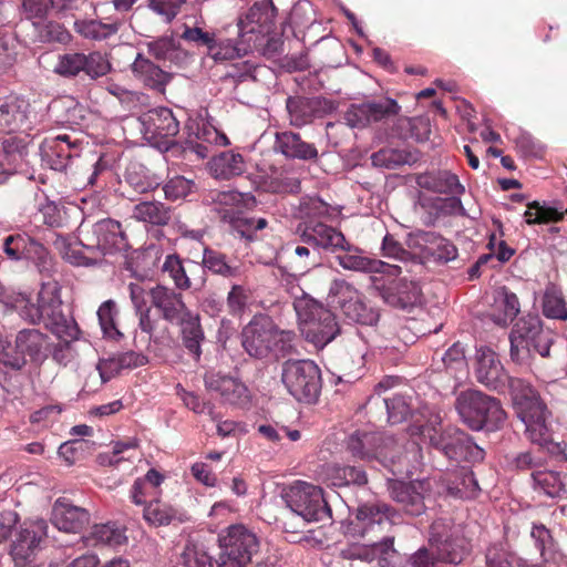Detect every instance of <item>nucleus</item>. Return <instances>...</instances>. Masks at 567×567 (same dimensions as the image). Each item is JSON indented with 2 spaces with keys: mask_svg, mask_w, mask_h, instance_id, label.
Listing matches in <instances>:
<instances>
[{
  "mask_svg": "<svg viewBox=\"0 0 567 567\" xmlns=\"http://www.w3.org/2000/svg\"><path fill=\"white\" fill-rule=\"evenodd\" d=\"M475 374L477 381L491 390L502 392L508 386L515 411L525 425L528 439L539 445L547 441L549 412L529 382L507 375L497 354L485 347L477 350Z\"/></svg>",
  "mask_w": 567,
  "mask_h": 567,
  "instance_id": "1",
  "label": "nucleus"
},
{
  "mask_svg": "<svg viewBox=\"0 0 567 567\" xmlns=\"http://www.w3.org/2000/svg\"><path fill=\"white\" fill-rule=\"evenodd\" d=\"M442 417L439 413H431L427 421L420 425H412V435H421L429 444L441 452L449 460L481 462L485 452L463 431L455 427L442 430Z\"/></svg>",
  "mask_w": 567,
  "mask_h": 567,
  "instance_id": "2",
  "label": "nucleus"
},
{
  "mask_svg": "<svg viewBox=\"0 0 567 567\" xmlns=\"http://www.w3.org/2000/svg\"><path fill=\"white\" fill-rule=\"evenodd\" d=\"M18 315L24 321L37 324L42 320L47 326H51L54 333L62 337L75 338L78 328L73 321H69L62 315V302L59 296L56 284H44L38 295L37 303L32 302L25 296L19 299Z\"/></svg>",
  "mask_w": 567,
  "mask_h": 567,
  "instance_id": "3",
  "label": "nucleus"
},
{
  "mask_svg": "<svg viewBox=\"0 0 567 567\" xmlns=\"http://www.w3.org/2000/svg\"><path fill=\"white\" fill-rule=\"evenodd\" d=\"M293 308L302 336L316 348L322 349L340 332L336 316L305 292L295 299Z\"/></svg>",
  "mask_w": 567,
  "mask_h": 567,
  "instance_id": "4",
  "label": "nucleus"
},
{
  "mask_svg": "<svg viewBox=\"0 0 567 567\" xmlns=\"http://www.w3.org/2000/svg\"><path fill=\"white\" fill-rule=\"evenodd\" d=\"M455 408L462 421L472 430L498 429L505 421V412L497 399L478 390L461 392Z\"/></svg>",
  "mask_w": 567,
  "mask_h": 567,
  "instance_id": "5",
  "label": "nucleus"
},
{
  "mask_svg": "<svg viewBox=\"0 0 567 567\" xmlns=\"http://www.w3.org/2000/svg\"><path fill=\"white\" fill-rule=\"evenodd\" d=\"M281 382L297 401L311 404L321 392V371L312 360H287L281 365Z\"/></svg>",
  "mask_w": 567,
  "mask_h": 567,
  "instance_id": "6",
  "label": "nucleus"
},
{
  "mask_svg": "<svg viewBox=\"0 0 567 567\" xmlns=\"http://www.w3.org/2000/svg\"><path fill=\"white\" fill-rule=\"evenodd\" d=\"M347 450L355 458L368 462L378 461L384 467H391L401 462L396 441L380 432L355 431L348 437Z\"/></svg>",
  "mask_w": 567,
  "mask_h": 567,
  "instance_id": "7",
  "label": "nucleus"
},
{
  "mask_svg": "<svg viewBox=\"0 0 567 567\" xmlns=\"http://www.w3.org/2000/svg\"><path fill=\"white\" fill-rule=\"evenodd\" d=\"M241 344L252 358L265 359L270 354L279 357L284 351L282 332H279L267 317H255L241 332Z\"/></svg>",
  "mask_w": 567,
  "mask_h": 567,
  "instance_id": "8",
  "label": "nucleus"
},
{
  "mask_svg": "<svg viewBox=\"0 0 567 567\" xmlns=\"http://www.w3.org/2000/svg\"><path fill=\"white\" fill-rule=\"evenodd\" d=\"M287 506L305 522H326L331 518L322 489L306 482H297L285 495Z\"/></svg>",
  "mask_w": 567,
  "mask_h": 567,
  "instance_id": "9",
  "label": "nucleus"
},
{
  "mask_svg": "<svg viewBox=\"0 0 567 567\" xmlns=\"http://www.w3.org/2000/svg\"><path fill=\"white\" fill-rule=\"evenodd\" d=\"M219 567H246L259 547L255 534L241 525L228 527L226 534L219 536Z\"/></svg>",
  "mask_w": 567,
  "mask_h": 567,
  "instance_id": "10",
  "label": "nucleus"
},
{
  "mask_svg": "<svg viewBox=\"0 0 567 567\" xmlns=\"http://www.w3.org/2000/svg\"><path fill=\"white\" fill-rule=\"evenodd\" d=\"M137 121L144 140L161 151H167L179 132V122L168 107L151 109Z\"/></svg>",
  "mask_w": 567,
  "mask_h": 567,
  "instance_id": "11",
  "label": "nucleus"
},
{
  "mask_svg": "<svg viewBox=\"0 0 567 567\" xmlns=\"http://www.w3.org/2000/svg\"><path fill=\"white\" fill-rule=\"evenodd\" d=\"M330 302L340 308L344 317L352 322L373 326L379 320V312L368 307L359 291L342 279L332 281L329 290Z\"/></svg>",
  "mask_w": 567,
  "mask_h": 567,
  "instance_id": "12",
  "label": "nucleus"
},
{
  "mask_svg": "<svg viewBox=\"0 0 567 567\" xmlns=\"http://www.w3.org/2000/svg\"><path fill=\"white\" fill-rule=\"evenodd\" d=\"M395 511L382 502L364 503L357 507L350 522L352 536L378 537L394 523Z\"/></svg>",
  "mask_w": 567,
  "mask_h": 567,
  "instance_id": "13",
  "label": "nucleus"
},
{
  "mask_svg": "<svg viewBox=\"0 0 567 567\" xmlns=\"http://www.w3.org/2000/svg\"><path fill=\"white\" fill-rule=\"evenodd\" d=\"M275 12L276 9L270 1L256 2L238 18V37L249 40L251 49L259 48L272 31Z\"/></svg>",
  "mask_w": 567,
  "mask_h": 567,
  "instance_id": "14",
  "label": "nucleus"
},
{
  "mask_svg": "<svg viewBox=\"0 0 567 567\" xmlns=\"http://www.w3.org/2000/svg\"><path fill=\"white\" fill-rule=\"evenodd\" d=\"M48 337L38 329H22L14 340V347L4 354V365L12 370H21L27 364V358L40 361L47 355Z\"/></svg>",
  "mask_w": 567,
  "mask_h": 567,
  "instance_id": "15",
  "label": "nucleus"
},
{
  "mask_svg": "<svg viewBox=\"0 0 567 567\" xmlns=\"http://www.w3.org/2000/svg\"><path fill=\"white\" fill-rule=\"evenodd\" d=\"M401 107L390 97L352 104L344 112L342 120L351 128H364L372 123L385 122L398 115Z\"/></svg>",
  "mask_w": 567,
  "mask_h": 567,
  "instance_id": "16",
  "label": "nucleus"
},
{
  "mask_svg": "<svg viewBox=\"0 0 567 567\" xmlns=\"http://www.w3.org/2000/svg\"><path fill=\"white\" fill-rule=\"evenodd\" d=\"M409 248L419 251L429 261L446 264L456 259L458 252L455 245L440 234L426 230H415L408 237Z\"/></svg>",
  "mask_w": 567,
  "mask_h": 567,
  "instance_id": "17",
  "label": "nucleus"
},
{
  "mask_svg": "<svg viewBox=\"0 0 567 567\" xmlns=\"http://www.w3.org/2000/svg\"><path fill=\"white\" fill-rule=\"evenodd\" d=\"M444 519L433 522L430 527V542L436 546L440 560L449 564H461L470 554V543L456 533L447 534Z\"/></svg>",
  "mask_w": 567,
  "mask_h": 567,
  "instance_id": "18",
  "label": "nucleus"
},
{
  "mask_svg": "<svg viewBox=\"0 0 567 567\" xmlns=\"http://www.w3.org/2000/svg\"><path fill=\"white\" fill-rule=\"evenodd\" d=\"M85 248L102 255L123 251L127 248L125 234L121 224L113 219H102L94 224L92 235H86Z\"/></svg>",
  "mask_w": 567,
  "mask_h": 567,
  "instance_id": "19",
  "label": "nucleus"
},
{
  "mask_svg": "<svg viewBox=\"0 0 567 567\" xmlns=\"http://www.w3.org/2000/svg\"><path fill=\"white\" fill-rule=\"evenodd\" d=\"M336 259L344 270L357 272H380L389 276H399L401 268L384 261L369 257L361 248L351 245L346 240Z\"/></svg>",
  "mask_w": 567,
  "mask_h": 567,
  "instance_id": "20",
  "label": "nucleus"
},
{
  "mask_svg": "<svg viewBox=\"0 0 567 567\" xmlns=\"http://www.w3.org/2000/svg\"><path fill=\"white\" fill-rule=\"evenodd\" d=\"M2 250L12 261H30L38 267L48 260L47 248L27 233H14L3 238Z\"/></svg>",
  "mask_w": 567,
  "mask_h": 567,
  "instance_id": "21",
  "label": "nucleus"
},
{
  "mask_svg": "<svg viewBox=\"0 0 567 567\" xmlns=\"http://www.w3.org/2000/svg\"><path fill=\"white\" fill-rule=\"evenodd\" d=\"M299 230L301 241L311 245L318 251L323 249L330 252H338L347 240L340 230L321 220H305L300 224Z\"/></svg>",
  "mask_w": 567,
  "mask_h": 567,
  "instance_id": "22",
  "label": "nucleus"
},
{
  "mask_svg": "<svg viewBox=\"0 0 567 567\" xmlns=\"http://www.w3.org/2000/svg\"><path fill=\"white\" fill-rule=\"evenodd\" d=\"M248 194H243L234 189L210 190L205 196V203L212 207V212L218 217L233 225L235 228L241 227L243 208Z\"/></svg>",
  "mask_w": 567,
  "mask_h": 567,
  "instance_id": "23",
  "label": "nucleus"
},
{
  "mask_svg": "<svg viewBox=\"0 0 567 567\" xmlns=\"http://www.w3.org/2000/svg\"><path fill=\"white\" fill-rule=\"evenodd\" d=\"M30 103L20 96L10 95L0 99V132L11 134L27 131L32 126Z\"/></svg>",
  "mask_w": 567,
  "mask_h": 567,
  "instance_id": "24",
  "label": "nucleus"
},
{
  "mask_svg": "<svg viewBox=\"0 0 567 567\" xmlns=\"http://www.w3.org/2000/svg\"><path fill=\"white\" fill-rule=\"evenodd\" d=\"M47 523L43 519L24 523L17 533L11 545V555L17 564H24L40 549L42 539L47 536Z\"/></svg>",
  "mask_w": 567,
  "mask_h": 567,
  "instance_id": "25",
  "label": "nucleus"
},
{
  "mask_svg": "<svg viewBox=\"0 0 567 567\" xmlns=\"http://www.w3.org/2000/svg\"><path fill=\"white\" fill-rule=\"evenodd\" d=\"M287 111L290 122L297 127L310 123L316 117H322L336 110L333 101L326 97L290 96L287 99Z\"/></svg>",
  "mask_w": 567,
  "mask_h": 567,
  "instance_id": "26",
  "label": "nucleus"
},
{
  "mask_svg": "<svg viewBox=\"0 0 567 567\" xmlns=\"http://www.w3.org/2000/svg\"><path fill=\"white\" fill-rule=\"evenodd\" d=\"M79 145V141H72L68 134L45 138L39 147L42 162L51 169L62 172L71 158L78 156Z\"/></svg>",
  "mask_w": 567,
  "mask_h": 567,
  "instance_id": "27",
  "label": "nucleus"
},
{
  "mask_svg": "<svg viewBox=\"0 0 567 567\" xmlns=\"http://www.w3.org/2000/svg\"><path fill=\"white\" fill-rule=\"evenodd\" d=\"M544 331L537 316L520 318L509 334L512 360L523 362L530 354L529 344Z\"/></svg>",
  "mask_w": 567,
  "mask_h": 567,
  "instance_id": "28",
  "label": "nucleus"
},
{
  "mask_svg": "<svg viewBox=\"0 0 567 567\" xmlns=\"http://www.w3.org/2000/svg\"><path fill=\"white\" fill-rule=\"evenodd\" d=\"M350 557L372 561L378 559L380 567H403V560L394 548V537L384 536L380 542L371 539L370 544L354 546L350 549Z\"/></svg>",
  "mask_w": 567,
  "mask_h": 567,
  "instance_id": "29",
  "label": "nucleus"
},
{
  "mask_svg": "<svg viewBox=\"0 0 567 567\" xmlns=\"http://www.w3.org/2000/svg\"><path fill=\"white\" fill-rule=\"evenodd\" d=\"M377 290L382 300L394 308L408 309L421 301V288L416 281L404 278L394 279Z\"/></svg>",
  "mask_w": 567,
  "mask_h": 567,
  "instance_id": "30",
  "label": "nucleus"
},
{
  "mask_svg": "<svg viewBox=\"0 0 567 567\" xmlns=\"http://www.w3.org/2000/svg\"><path fill=\"white\" fill-rule=\"evenodd\" d=\"M151 303L161 312L164 320L174 324L192 312L181 292L162 285L151 288Z\"/></svg>",
  "mask_w": 567,
  "mask_h": 567,
  "instance_id": "31",
  "label": "nucleus"
},
{
  "mask_svg": "<svg viewBox=\"0 0 567 567\" xmlns=\"http://www.w3.org/2000/svg\"><path fill=\"white\" fill-rule=\"evenodd\" d=\"M51 522L60 530L80 533L90 523V514L68 498L60 497L53 505Z\"/></svg>",
  "mask_w": 567,
  "mask_h": 567,
  "instance_id": "32",
  "label": "nucleus"
},
{
  "mask_svg": "<svg viewBox=\"0 0 567 567\" xmlns=\"http://www.w3.org/2000/svg\"><path fill=\"white\" fill-rule=\"evenodd\" d=\"M207 391L217 393L224 402L237 404L247 396V388L237 379L215 371H208L204 375Z\"/></svg>",
  "mask_w": 567,
  "mask_h": 567,
  "instance_id": "33",
  "label": "nucleus"
},
{
  "mask_svg": "<svg viewBox=\"0 0 567 567\" xmlns=\"http://www.w3.org/2000/svg\"><path fill=\"white\" fill-rule=\"evenodd\" d=\"M389 491L392 499L401 504L408 514L419 516L424 512V483L394 481L390 484Z\"/></svg>",
  "mask_w": 567,
  "mask_h": 567,
  "instance_id": "34",
  "label": "nucleus"
},
{
  "mask_svg": "<svg viewBox=\"0 0 567 567\" xmlns=\"http://www.w3.org/2000/svg\"><path fill=\"white\" fill-rule=\"evenodd\" d=\"M274 151L282 154L286 158L311 161L318 157L317 147L301 140L300 135L293 132L276 133Z\"/></svg>",
  "mask_w": 567,
  "mask_h": 567,
  "instance_id": "35",
  "label": "nucleus"
},
{
  "mask_svg": "<svg viewBox=\"0 0 567 567\" xmlns=\"http://www.w3.org/2000/svg\"><path fill=\"white\" fill-rule=\"evenodd\" d=\"M132 72L145 86L164 93L166 85L169 83L171 73L162 70L158 65L145 58L143 53H137L131 65Z\"/></svg>",
  "mask_w": 567,
  "mask_h": 567,
  "instance_id": "36",
  "label": "nucleus"
},
{
  "mask_svg": "<svg viewBox=\"0 0 567 567\" xmlns=\"http://www.w3.org/2000/svg\"><path fill=\"white\" fill-rule=\"evenodd\" d=\"M248 42L249 40H244L238 35L237 39L225 38L220 31H217L206 55L216 63L239 59L252 50Z\"/></svg>",
  "mask_w": 567,
  "mask_h": 567,
  "instance_id": "37",
  "label": "nucleus"
},
{
  "mask_svg": "<svg viewBox=\"0 0 567 567\" xmlns=\"http://www.w3.org/2000/svg\"><path fill=\"white\" fill-rule=\"evenodd\" d=\"M416 182L421 188L441 195H462L465 192L457 175L450 171L425 173Z\"/></svg>",
  "mask_w": 567,
  "mask_h": 567,
  "instance_id": "38",
  "label": "nucleus"
},
{
  "mask_svg": "<svg viewBox=\"0 0 567 567\" xmlns=\"http://www.w3.org/2000/svg\"><path fill=\"white\" fill-rule=\"evenodd\" d=\"M285 252L288 254L289 269L296 276H303L321 265L320 252L315 247L310 249L306 245L290 243Z\"/></svg>",
  "mask_w": 567,
  "mask_h": 567,
  "instance_id": "39",
  "label": "nucleus"
},
{
  "mask_svg": "<svg viewBox=\"0 0 567 567\" xmlns=\"http://www.w3.org/2000/svg\"><path fill=\"white\" fill-rule=\"evenodd\" d=\"M446 481L447 492L454 497L471 499L480 492L477 480L468 466L456 467L447 474Z\"/></svg>",
  "mask_w": 567,
  "mask_h": 567,
  "instance_id": "40",
  "label": "nucleus"
},
{
  "mask_svg": "<svg viewBox=\"0 0 567 567\" xmlns=\"http://www.w3.org/2000/svg\"><path fill=\"white\" fill-rule=\"evenodd\" d=\"M175 324L181 326L182 341L187 351L194 357L196 361L202 355V343L205 340V334L200 326L199 315L192 311L177 321Z\"/></svg>",
  "mask_w": 567,
  "mask_h": 567,
  "instance_id": "41",
  "label": "nucleus"
},
{
  "mask_svg": "<svg viewBox=\"0 0 567 567\" xmlns=\"http://www.w3.org/2000/svg\"><path fill=\"white\" fill-rule=\"evenodd\" d=\"M520 305L517 296L505 287L498 289L494 296L491 318L498 326H507L519 313Z\"/></svg>",
  "mask_w": 567,
  "mask_h": 567,
  "instance_id": "42",
  "label": "nucleus"
},
{
  "mask_svg": "<svg viewBox=\"0 0 567 567\" xmlns=\"http://www.w3.org/2000/svg\"><path fill=\"white\" fill-rule=\"evenodd\" d=\"M146 362L147 359L145 355L134 351H126L109 359L101 360L97 364V370L102 381L106 382L113 374H116L124 369H133L144 365Z\"/></svg>",
  "mask_w": 567,
  "mask_h": 567,
  "instance_id": "43",
  "label": "nucleus"
},
{
  "mask_svg": "<svg viewBox=\"0 0 567 567\" xmlns=\"http://www.w3.org/2000/svg\"><path fill=\"white\" fill-rule=\"evenodd\" d=\"M245 169L243 155L231 151L221 152L210 161V171L216 178L228 179L243 174Z\"/></svg>",
  "mask_w": 567,
  "mask_h": 567,
  "instance_id": "44",
  "label": "nucleus"
},
{
  "mask_svg": "<svg viewBox=\"0 0 567 567\" xmlns=\"http://www.w3.org/2000/svg\"><path fill=\"white\" fill-rule=\"evenodd\" d=\"M203 267L225 278L240 276V267L227 260V256L218 250L205 248L202 259Z\"/></svg>",
  "mask_w": 567,
  "mask_h": 567,
  "instance_id": "45",
  "label": "nucleus"
},
{
  "mask_svg": "<svg viewBox=\"0 0 567 567\" xmlns=\"http://www.w3.org/2000/svg\"><path fill=\"white\" fill-rule=\"evenodd\" d=\"M133 216L140 221L164 226L171 220V208L161 202H142L135 205Z\"/></svg>",
  "mask_w": 567,
  "mask_h": 567,
  "instance_id": "46",
  "label": "nucleus"
},
{
  "mask_svg": "<svg viewBox=\"0 0 567 567\" xmlns=\"http://www.w3.org/2000/svg\"><path fill=\"white\" fill-rule=\"evenodd\" d=\"M534 488L549 497H561L566 494L565 483L560 475L553 471H534L532 473Z\"/></svg>",
  "mask_w": 567,
  "mask_h": 567,
  "instance_id": "47",
  "label": "nucleus"
},
{
  "mask_svg": "<svg viewBox=\"0 0 567 567\" xmlns=\"http://www.w3.org/2000/svg\"><path fill=\"white\" fill-rule=\"evenodd\" d=\"M414 161L415 156L405 150L382 148L371 155L373 166L386 169H394Z\"/></svg>",
  "mask_w": 567,
  "mask_h": 567,
  "instance_id": "48",
  "label": "nucleus"
},
{
  "mask_svg": "<svg viewBox=\"0 0 567 567\" xmlns=\"http://www.w3.org/2000/svg\"><path fill=\"white\" fill-rule=\"evenodd\" d=\"M96 315L104 338L120 341L124 337L115 323V318L118 315L115 301L111 299L104 301L99 307Z\"/></svg>",
  "mask_w": 567,
  "mask_h": 567,
  "instance_id": "49",
  "label": "nucleus"
},
{
  "mask_svg": "<svg viewBox=\"0 0 567 567\" xmlns=\"http://www.w3.org/2000/svg\"><path fill=\"white\" fill-rule=\"evenodd\" d=\"M74 30L85 39L105 40L118 31L116 23H104L100 20H78Z\"/></svg>",
  "mask_w": 567,
  "mask_h": 567,
  "instance_id": "50",
  "label": "nucleus"
},
{
  "mask_svg": "<svg viewBox=\"0 0 567 567\" xmlns=\"http://www.w3.org/2000/svg\"><path fill=\"white\" fill-rule=\"evenodd\" d=\"M445 373L455 381H461L466 377L467 363L465 360L464 348L460 343L453 344L442 357Z\"/></svg>",
  "mask_w": 567,
  "mask_h": 567,
  "instance_id": "51",
  "label": "nucleus"
},
{
  "mask_svg": "<svg viewBox=\"0 0 567 567\" xmlns=\"http://www.w3.org/2000/svg\"><path fill=\"white\" fill-rule=\"evenodd\" d=\"M177 515L176 508L157 499L150 502L143 511L145 520L153 526L169 525Z\"/></svg>",
  "mask_w": 567,
  "mask_h": 567,
  "instance_id": "52",
  "label": "nucleus"
},
{
  "mask_svg": "<svg viewBox=\"0 0 567 567\" xmlns=\"http://www.w3.org/2000/svg\"><path fill=\"white\" fill-rule=\"evenodd\" d=\"M93 545L120 546L125 543L124 532L115 524L94 525L87 538Z\"/></svg>",
  "mask_w": 567,
  "mask_h": 567,
  "instance_id": "53",
  "label": "nucleus"
},
{
  "mask_svg": "<svg viewBox=\"0 0 567 567\" xmlns=\"http://www.w3.org/2000/svg\"><path fill=\"white\" fill-rule=\"evenodd\" d=\"M330 481L333 486H348L350 484L364 485L368 482L365 472L355 466H333L330 470Z\"/></svg>",
  "mask_w": 567,
  "mask_h": 567,
  "instance_id": "54",
  "label": "nucleus"
},
{
  "mask_svg": "<svg viewBox=\"0 0 567 567\" xmlns=\"http://www.w3.org/2000/svg\"><path fill=\"white\" fill-rule=\"evenodd\" d=\"M55 9L54 0H22L21 10L34 25L43 23L50 12Z\"/></svg>",
  "mask_w": 567,
  "mask_h": 567,
  "instance_id": "55",
  "label": "nucleus"
},
{
  "mask_svg": "<svg viewBox=\"0 0 567 567\" xmlns=\"http://www.w3.org/2000/svg\"><path fill=\"white\" fill-rule=\"evenodd\" d=\"M526 223L533 224H547L551 221H559L564 217V213L559 212L555 207L533 202L528 205V209L525 212Z\"/></svg>",
  "mask_w": 567,
  "mask_h": 567,
  "instance_id": "56",
  "label": "nucleus"
},
{
  "mask_svg": "<svg viewBox=\"0 0 567 567\" xmlns=\"http://www.w3.org/2000/svg\"><path fill=\"white\" fill-rule=\"evenodd\" d=\"M543 311L547 318L567 320V303L563 293L555 288L548 289L544 296Z\"/></svg>",
  "mask_w": 567,
  "mask_h": 567,
  "instance_id": "57",
  "label": "nucleus"
},
{
  "mask_svg": "<svg viewBox=\"0 0 567 567\" xmlns=\"http://www.w3.org/2000/svg\"><path fill=\"white\" fill-rule=\"evenodd\" d=\"M530 536L534 539L544 561L554 559L556 544L550 530L543 524H534Z\"/></svg>",
  "mask_w": 567,
  "mask_h": 567,
  "instance_id": "58",
  "label": "nucleus"
},
{
  "mask_svg": "<svg viewBox=\"0 0 567 567\" xmlns=\"http://www.w3.org/2000/svg\"><path fill=\"white\" fill-rule=\"evenodd\" d=\"M84 53L69 52L58 56L54 72L65 78H72L83 71Z\"/></svg>",
  "mask_w": 567,
  "mask_h": 567,
  "instance_id": "59",
  "label": "nucleus"
},
{
  "mask_svg": "<svg viewBox=\"0 0 567 567\" xmlns=\"http://www.w3.org/2000/svg\"><path fill=\"white\" fill-rule=\"evenodd\" d=\"M147 53L158 61L173 60L177 54V44L173 37H159L145 43Z\"/></svg>",
  "mask_w": 567,
  "mask_h": 567,
  "instance_id": "60",
  "label": "nucleus"
},
{
  "mask_svg": "<svg viewBox=\"0 0 567 567\" xmlns=\"http://www.w3.org/2000/svg\"><path fill=\"white\" fill-rule=\"evenodd\" d=\"M86 243L87 240H85L84 236L80 240V246L70 245L63 252V258L74 266H90L95 264L100 256L96 250H94V252L89 251L85 248Z\"/></svg>",
  "mask_w": 567,
  "mask_h": 567,
  "instance_id": "61",
  "label": "nucleus"
},
{
  "mask_svg": "<svg viewBox=\"0 0 567 567\" xmlns=\"http://www.w3.org/2000/svg\"><path fill=\"white\" fill-rule=\"evenodd\" d=\"M194 187V182L184 176L176 175L169 178L163 186V192L167 200H181L186 198Z\"/></svg>",
  "mask_w": 567,
  "mask_h": 567,
  "instance_id": "62",
  "label": "nucleus"
},
{
  "mask_svg": "<svg viewBox=\"0 0 567 567\" xmlns=\"http://www.w3.org/2000/svg\"><path fill=\"white\" fill-rule=\"evenodd\" d=\"M162 269L169 276L177 288H190V280L186 274V269L177 256L168 255L163 264Z\"/></svg>",
  "mask_w": 567,
  "mask_h": 567,
  "instance_id": "63",
  "label": "nucleus"
},
{
  "mask_svg": "<svg viewBox=\"0 0 567 567\" xmlns=\"http://www.w3.org/2000/svg\"><path fill=\"white\" fill-rule=\"evenodd\" d=\"M187 0H150L148 8L165 23H171Z\"/></svg>",
  "mask_w": 567,
  "mask_h": 567,
  "instance_id": "64",
  "label": "nucleus"
}]
</instances>
